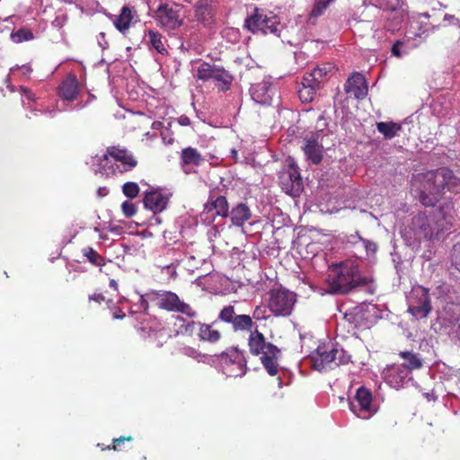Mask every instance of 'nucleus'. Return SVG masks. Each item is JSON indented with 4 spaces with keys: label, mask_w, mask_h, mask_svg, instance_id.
<instances>
[{
    "label": "nucleus",
    "mask_w": 460,
    "mask_h": 460,
    "mask_svg": "<svg viewBox=\"0 0 460 460\" xmlns=\"http://www.w3.org/2000/svg\"><path fill=\"white\" fill-rule=\"evenodd\" d=\"M376 128L379 133H381L385 138L392 139L394 137L398 132L402 129L400 124L389 121V122H378L376 124Z\"/></svg>",
    "instance_id": "nucleus-36"
},
{
    "label": "nucleus",
    "mask_w": 460,
    "mask_h": 460,
    "mask_svg": "<svg viewBox=\"0 0 460 460\" xmlns=\"http://www.w3.org/2000/svg\"><path fill=\"white\" fill-rule=\"evenodd\" d=\"M194 76L201 81H214L224 85L231 84V76L225 69L208 63L203 62L198 66Z\"/></svg>",
    "instance_id": "nucleus-14"
},
{
    "label": "nucleus",
    "mask_w": 460,
    "mask_h": 460,
    "mask_svg": "<svg viewBox=\"0 0 460 460\" xmlns=\"http://www.w3.org/2000/svg\"><path fill=\"white\" fill-rule=\"evenodd\" d=\"M450 206L436 208L431 216L420 213L412 218V228L416 238L431 239L449 230L452 226L453 217L450 213Z\"/></svg>",
    "instance_id": "nucleus-4"
},
{
    "label": "nucleus",
    "mask_w": 460,
    "mask_h": 460,
    "mask_svg": "<svg viewBox=\"0 0 460 460\" xmlns=\"http://www.w3.org/2000/svg\"><path fill=\"white\" fill-rule=\"evenodd\" d=\"M126 440H127V441H130V440H132V438H131V437H120V438H119L114 439V440H113V442H114L113 448H114L115 450H117V449H118L119 445L121 442H124V441H126Z\"/></svg>",
    "instance_id": "nucleus-51"
},
{
    "label": "nucleus",
    "mask_w": 460,
    "mask_h": 460,
    "mask_svg": "<svg viewBox=\"0 0 460 460\" xmlns=\"http://www.w3.org/2000/svg\"><path fill=\"white\" fill-rule=\"evenodd\" d=\"M403 43L400 40H397L392 47V54L397 58H401L403 55V51L402 50Z\"/></svg>",
    "instance_id": "nucleus-47"
},
{
    "label": "nucleus",
    "mask_w": 460,
    "mask_h": 460,
    "mask_svg": "<svg viewBox=\"0 0 460 460\" xmlns=\"http://www.w3.org/2000/svg\"><path fill=\"white\" fill-rule=\"evenodd\" d=\"M452 264L460 271V244H455L451 253Z\"/></svg>",
    "instance_id": "nucleus-44"
},
{
    "label": "nucleus",
    "mask_w": 460,
    "mask_h": 460,
    "mask_svg": "<svg viewBox=\"0 0 460 460\" xmlns=\"http://www.w3.org/2000/svg\"><path fill=\"white\" fill-rule=\"evenodd\" d=\"M245 26L253 33L276 36H279L281 28L279 18L273 13L258 8L245 20Z\"/></svg>",
    "instance_id": "nucleus-6"
},
{
    "label": "nucleus",
    "mask_w": 460,
    "mask_h": 460,
    "mask_svg": "<svg viewBox=\"0 0 460 460\" xmlns=\"http://www.w3.org/2000/svg\"><path fill=\"white\" fill-rule=\"evenodd\" d=\"M319 86L317 85V83L311 82L308 78L304 76L301 85L299 86L297 90V94L302 102H310L314 100V97L316 93V89H318Z\"/></svg>",
    "instance_id": "nucleus-31"
},
{
    "label": "nucleus",
    "mask_w": 460,
    "mask_h": 460,
    "mask_svg": "<svg viewBox=\"0 0 460 460\" xmlns=\"http://www.w3.org/2000/svg\"><path fill=\"white\" fill-rule=\"evenodd\" d=\"M323 146L320 135H313L305 139V146L304 147L306 157L314 164H319L323 158Z\"/></svg>",
    "instance_id": "nucleus-22"
},
{
    "label": "nucleus",
    "mask_w": 460,
    "mask_h": 460,
    "mask_svg": "<svg viewBox=\"0 0 460 460\" xmlns=\"http://www.w3.org/2000/svg\"><path fill=\"white\" fill-rule=\"evenodd\" d=\"M178 122L181 126H189L190 124V119L189 117L181 115L178 118Z\"/></svg>",
    "instance_id": "nucleus-52"
},
{
    "label": "nucleus",
    "mask_w": 460,
    "mask_h": 460,
    "mask_svg": "<svg viewBox=\"0 0 460 460\" xmlns=\"http://www.w3.org/2000/svg\"><path fill=\"white\" fill-rule=\"evenodd\" d=\"M400 356L404 359V365L410 371L419 369L422 367L421 359L413 352L404 351L401 352Z\"/></svg>",
    "instance_id": "nucleus-37"
},
{
    "label": "nucleus",
    "mask_w": 460,
    "mask_h": 460,
    "mask_svg": "<svg viewBox=\"0 0 460 460\" xmlns=\"http://www.w3.org/2000/svg\"><path fill=\"white\" fill-rule=\"evenodd\" d=\"M181 352L189 357L199 362L204 361V358H206L205 355L199 352L196 349L190 347V346H184L181 349Z\"/></svg>",
    "instance_id": "nucleus-42"
},
{
    "label": "nucleus",
    "mask_w": 460,
    "mask_h": 460,
    "mask_svg": "<svg viewBox=\"0 0 460 460\" xmlns=\"http://www.w3.org/2000/svg\"><path fill=\"white\" fill-rule=\"evenodd\" d=\"M430 16L428 13H423L418 15L416 20H413L410 25V31L418 37H423L429 35V32H433L438 26L433 22H427L423 19H429Z\"/></svg>",
    "instance_id": "nucleus-23"
},
{
    "label": "nucleus",
    "mask_w": 460,
    "mask_h": 460,
    "mask_svg": "<svg viewBox=\"0 0 460 460\" xmlns=\"http://www.w3.org/2000/svg\"><path fill=\"white\" fill-rule=\"evenodd\" d=\"M332 66L329 64H323L319 66L312 70L311 73L306 74L305 76L308 78L313 83H317V85L320 86L321 82L324 79L325 76L329 73L332 72Z\"/></svg>",
    "instance_id": "nucleus-35"
},
{
    "label": "nucleus",
    "mask_w": 460,
    "mask_h": 460,
    "mask_svg": "<svg viewBox=\"0 0 460 460\" xmlns=\"http://www.w3.org/2000/svg\"><path fill=\"white\" fill-rule=\"evenodd\" d=\"M125 317V314H123L120 311H114L113 312V318L115 319H123Z\"/></svg>",
    "instance_id": "nucleus-56"
},
{
    "label": "nucleus",
    "mask_w": 460,
    "mask_h": 460,
    "mask_svg": "<svg viewBox=\"0 0 460 460\" xmlns=\"http://www.w3.org/2000/svg\"><path fill=\"white\" fill-rule=\"evenodd\" d=\"M133 20V14L131 9L128 7H123L120 14L115 18L113 23L115 27L122 33L129 28Z\"/></svg>",
    "instance_id": "nucleus-34"
},
{
    "label": "nucleus",
    "mask_w": 460,
    "mask_h": 460,
    "mask_svg": "<svg viewBox=\"0 0 460 460\" xmlns=\"http://www.w3.org/2000/svg\"><path fill=\"white\" fill-rule=\"evenodd\" d=\"M44 113L49 114L50 117H53L54 116V110L46 109L44 111Z\"/></svg>",
    "instance_id": "nucleus-59"
},
{
    "label": "nucleus",
    "mask_w": 460,
    "mask_h": 460,
    "mask_svg": "<svg viewBox=\"0 0 460 460\" xmlns=\"http://www.w3.org/2000/svg\"><path fill=\"white\" fill-rule=\"evenodd\" d=\"M218 321L220 320L217 318L210 324L201 323L199 325V332H198V336L201 341L215 343L220 340L221 333L218 330L215 329V325Z\"/></svg>",
    "instance_id": "nucleus-30"
},
{
    "label": "nucleus",
    "mask_w": 460,
    "mask_h": 460,
    "mask_svg": "<svg viewBox=\"0 0 460 460\" xmlns=\"http://www.w3.org/2000/svg\"><path fill=\"white\" fill-rule=\"evenodd\" d=\"M108 193H109V189L106 187H100L97 190V194L101 198L107 196Z\"/></svg>",
    "instance_id": "nucleus-54"
},
{
    "label": "nucleus",
    "mask_w": 460,
    "mask_h": 460,
    "mask_svg": "<svg viewBox=\"0 0 460 460\" xmlns=\"http://www.w3.org/2000/svg\"><path fill=\"white\" fill-rule=\"evenodd\" d=\"M92 168L95 173L109 174L116 172L112 159L108 155V151L102 155H95L92 158Z\"/></svg>",
    "instance_id": "nucleus-26"
},
{
    "label": "nucleus",
    "mask_w": 460,
    "mask_h": 460,
    "mask_svg": "<svg viewBox=\"0 0 460 460\" xmlns=\"http://www.w3.org/2000/svg\"><path fill=\"white\" fill-rule=\"evenodd\" d=\"M237 150L232 149L230 152V157H232L234 161H237Z\"/></svg>",
    "instance_id": "nucleus-57"
},
{
    "label": "nucleus",
    "mask_w": 460,
    "mask_h": 460,
    "mask_svg": "<svg viewBox=\"0 0 460 460\" xmlns=\"http://www.w3.org/2000/svg\"><path fill=\"white\" fill-rule=\"evenodd\" d=\"M432 310L429 289L416 287L409 297L408 312L416 319L426 318Z\"/></svg>",
    "instance_id": "nucleus-9"
},
{
    "label": "nucleus",
    "mask_w": 460,
    "mask_h": 460,
    "mask_svg": "<svg viewBox=\"0 0 460 460\" xmlns=\"http://www.w3.org/2000/svg\"><path fill=\"white\" fill-rule=\"evenodd\" d=\"M147 37L148 43L151 48L155 49L161 55H166L168 53L165 46L166 40L159 32L149 30L147 32Z\"/></svg>",
    "instance_id": "nucleus-33"
},
{
    "label": "nucleus",
    "mask_w": 460,
    "mask_h": 460,
    "mask_svg": "<svg viewBox=\"0 0 460 460\" xmlns=\"http://www.w3.org/2000/svg\"><path fill=\"white\" fill-rule=\"evenodd\" d=\"M358 261H345L329 268L326 279L327 291L331 294H347L353 288L367 284L360 273Z\"/></svg>",
    "instance_id": "nucleus-3"
},
{
    "label": "nucleus",
    "mask_w": 460,
    "mask_h": 460,
    "mask_svg": "<svg viewBox=\"0 0 460 460\" xmlns=\"http://www.w3.org/2000/svg\"><path fill=\"white\" fill-rule=\"evenodd\" d=\"M252 217L250 208L243 203L238 204L231 211V220L233 225L242 226Z\"/></svg>",
    "instance_id": "nucleus-32"
},
{
    "label": "nucleus",
    "mask_w": 460,
    "mask_h": 460,
    "mask_svg": "<svg viewBox=\"0 0 460 460\" xmlns=\"http://www.w3.org/2000/svg\"><path fill=\"white\" fill-rule=\"evenodd\" d=\"M296 295L288 290H272L270 296L269 308L276 316H287L292 312Z\"/></svg>",
    "instance_id": "nucleus-11"
},
{
    "label": "nucleus",
    "mask_w": 460,
    "mask_h": 460,
    "mask_svg": "<svg viewBox=\"0 0 460 460\" xmlns=\"http://www.w3.org/2000/svg\"><path fill=\"white\" fill-rule=\"evenodd\" d=\"M146 297H148V296H146V294L139 296L138 302L134 305L136 307V309L132 310V313L146 312L147 311L148 302ZM149 298L155 299L152 296H149Z\"/></svg>",
    "instance_id": "nucleus-43"
},
{
    "label": "nucleus",
    "mask_w": 460,
    "mask_h": 460,
    "mask_svg": "<svg viewBox=\"0 0 460 460\" xmlns=\"http://www.w3.org/2000/svg\"><path fill=\"white\" fill-rule=\"evenodd\" d=\"M79 92L78 81L73 75H69L59 87V95L65 101H74Z\"/></svg>",
    "instance_id": "nucleus-24"
},
{
    "label": "nucleus",
    "mask_w": 460,
    "mask_h": 460,
    "mask_svg": "<svg viewBox=\"0 0 460 460\" xmlns=\"http://www.w3.org/2000/svg\"><path fill=\"white\" fill-rule=\"evenodd\" d=\"M220 322L231 325L234 332H249V348L252 354L261 355V361L270 376L279 372L280 350L273 344L266 342L261 332L253 330L254 323L248 314H237L234 305L224 306L219 314Z\"/></svg>",
    "instance_id": "nucleus-1"
},
{
    "label": "nucleus",
    "mask_w": 460,
    "mask_h": 460,
    "mask_svg": "<svg viewBox=\"0 0 460 460\" xmlns=\"http://www.w3.org/2000/svg\"><path fill=\"white\" fill-rule=\"evenodd\" d=\"M110 287L113 288L114 289L118 288V284L114 279H111L110 281Z\"/></svg>",
    "instance_id": "nucleus-58"
},
{
    "label": "nucleus",
    "mask_w": 460,
    "mask_h": 460,
    "mask_svg": "<svg viewBox=\"0 0 460 460\" xmlns=\"http://www.w3.org/2000/svg\"><path fill=\"white\" fill-rule=\"evenodd\" d=\"M345 92L356 99H363L367 94L365 77L360 73H353L344 85Z\"/></svg>",
    "instance_id": "nucleus-20"
},
{
    "label": "nucleus",
    "mask_w": 460,
    "mask_h": 460,
    "mask_svg": "<svg viewBox=\"0 0 460 460\" xmlns=\"http://www.w3.org/2000/svg\"><path fill=\"white\" fill-rule=\"evenodd\" d=\"M267 318H268L267 309L264 306H256L253 311L252 320L255 319V320L260 321V320H265Z\"/></svg>",
    "instance_id": "nucleus-46"
},
{
    "label": "nucleus",
    "mask_w": 460,
    "mask_h": 460,
    "mask_svg": "<svg viewBox=\"0 0 460 460\" xmlns=\"http://www.w3.org/2000/svg\"><path fill=\"white\" fill-rule=\"evenodd\" d=\"M279 184L282 190L288 195L298 196L303 190V181L293 160L288 161L287 168L279 174Z\"/></svg>",
    "instance_id": "nucleus-12"
},
{
    "label": "nucleus",
    "mask_w": 460,
    "mask_h": 460,
    "mask_svg": "<svg viewBox=\"0 0 460 460\" xmlns=\"http://www.w3.org/2000/svg\"><path fill=\"white\" fill-rule=\"evenodd\" d=\"M89 299L96 301L98 303H101V301H102L104 299V297L101 294H93V295L90 296Z\"/></svg>",
    "instance_id": "nucleus-55"
},
{
    "label": "nucleus",
    "mask_w": 460,
    "mask_h": 460,
    "mask_svg": "<svg viewBox=\"0 0 460 460\" xmlns=\"http://www.w3.org/2000/svg\"><path fill=\"white\" fill-rule=\"evenodd\" d=\"M18 69H20L22 71V74L24 76H28L31 74V72L32 71L30 65H22V66H15L11 67L10 72L14 73Z\"/></svg>",
    "instance_id": "nucleus-48"
},
{
    "label": "nucleus",
    "mask_w": 460,
    "mask_h": 460,
    "mask_svg": "<svg viewBox=\"0 0 460 460\" xmlns=\"http://www.w3.org/2000/svg\"><path fill=\"white\" fill-rule=\"evenodd\" d=\"M373 2V4L377 6L380 9H383L384 11H390L392 13H394V19L395 20L394 25H387V29L390 31H395L397 30L398 24L401 22V18L398 15L397 10L402 5L401 0H371Z\"/></svg>",
    "instance_id": "nucleus-27"
},
{
    "label": "nucleus",
    "mask_w": 460,
    "mask_h": 460,
    "mask_svg": "<svg viewBox=\"0 0 460 460\" xmlns=\"http://www.w3.org/2000/svg\"><path fill=\"white\" fill-rule=\"evenodd\" d=\"M66 22V16L65 15H59L55 18V20L52 22L53 26L57 28H61Z\"/></svg>",
    "instance_id": "nucleus-50"
},
{
    "label": "nucleus",
    "mask_w": 460,
    "mask_h": 460,
    "mask_svg": "<svg viewBox=\"0 0 460 460\" xmlns=\"http://www.w3.org/2000/svg\"><path fill=\"white\" fill-rule=\"evenodd\" d=\"M204 162V156L194 147H185L180 153V166L186 174L197 172V168Z\"/></svg>",
    "instance_id": "nucleus-16"
},
{
    "label": "nucleus",
    "mask_w": 460,
    "mask_h": 460,
    "mask_svg": "<svg viewBox=\"0 0 460 460\" xmlns=\"http://www.w3.org/2000/svg\"><path fill=\"white\" fill-rule=\"evenodd\" d=\"M196 7L195 17L202 22L205 26H208L213 22V14L211 6L208 4V0H198L194 3Z\"/></svg>",
    "instance_id": "nucleus-29"
},
{
    "label": "nucleus",
    "mask_w": 460,
    "mask_h": 460,
    "mask_svg": "<svg viewBox=\"0 0 460 460\" xmlns=\"http://www.w3.org/2000/svg\"><path fill=\"white\" fill-rule=\"evenodd\" d=\"M459 339H460V324H459V333H458Z\"/></svg>",
    "instance_id": "nucleus-61"
},
{
    "label": "nucleus",
    "mask_w": 460,
    "mask_h": 460,
    "mask_svg": "<svg viewBox=\"0 0 460 460\" xmlns=\"http://www.w3.org/2000/svg\"><path fill=\"white\" fill-rule=\"evenodd\" d=\"M349 357L342 349L335 348L332 344L319 345L311 356V366L318 371H326L348 362Z\"/></svg>",
    "instance_id": "nucleus-5"
},
{
    "label": "nucleus",
    "mask_w": 460,
    "mask_h": 460,
    "mask_svg": "<svg viewBox=\"0 0 460 460\" xmlns=\"http://www.w3.org/2000/svg\"><path fill=\"white\" fill-rule=\"evenodd\" d=\"M200 324L201 323L194 321H190L186 323H183L182 324L180 325L178 332L186 335H192L196 329H198V332H199Z\"/></svg>",
    "instance_id": "nucleus-40"
},
{
    "label": "nucleus",
    "mask_w": 460,
    "mask_h": 460,
    "mask_svg": "<svg viewBox=\"0 0 460 460\" xmlns=\"http://www.w3.org/2000/svg\"><path fill=\"white\" fill-rule=\"evenodd\" d=\"M171 193L164 190H155L146 193L144 205L154 213H159L165 209Z\"/></svg>",
    "instance_id": "nucleus-18"
},
{
    "label": "nucleus",
    "mask_w": 460,
    "mask_h": 460,
    "mask_svg": "<svg viewBox=\"0 0 460 460\" xmlns=\"http://www.w3.org/2000/svg\"><path fill=\"white\" fill-rule=\"evenodd\" d=\"M385 382L399 389L411 379L409 369L404 365H393L384 371Z\"/></svg>",
    "instance_id": "nucleus-17"
},
{
    "label": "nucleus",
    "mask_w": 460,
    "mask_h": 460,
    "mask_svg": "<svg viewBox=\"0 0 460 460\" xmlns=\"http://www.w3.org/2000/svg\"><path fill=\"white\" fill-rule=\"evenodd\" d=\"M83 254L87 258L89 262L94 266L104 265V259L92 247H86L83 250Z\"/></svg>",
    "instance_id": "nucleus-39"
},
{
    "label": "nucleus",
    "mask_w": 460,
    "mask_h": 460,
    "mask_svg": "<svg viewBox=\"0 0 460 460\" xmlns=\"http://www.w3.org/2000/svg\"><path fill=\"white\" fill-rule=\"evenodd\" d=\"M349 409L363 420H368L377 411V408L373 403L371 392L364 386L357 390L353 400L349 402Z\"/></svg>",
    "instance_id": "nucleus-10"
},
{
    "label": "nucleus",
    "mask_w": 460,
    "mask_h": 460,
    "mask_svg": "<svg viewBox=\"0 0 460 460\" xmlns=\"http://www.w3.org/2000/svg\"><path fill=\"white\" fill-rule=\"evenodd\" d=\"M37 112H41V111H40V110L35 111V114H37Z\"/></svg>",
    "instance_id": "nucleus-60"
},
{
    "label": "nucleus",
    "mask_w": 460,
    "mask_h": 460,
    "mask_svg": "<svg viewBox=\"0 0 460 460\" xmlns=\"http://www.w3.org/2000/svg\"><path fill=\"white\" fill-rule=\"evenodd\" d=\"M443 21H444L445 22H447V23L452 24V23H455L456 22H457V19H456L454 15H451V14H446V15L444 16Z\"/></svg>",
    "instance_id": "nucleus-53"
},
{
    "label": "nucleus",
    "mask_w": 460,
    "mask_h": 460,
    "mask_svg": "<svg viewBox=\"0 0 460 460\" xmlns=\"http://www.w3.org/2000/svg\"><path fill=\"white\" fill-rule=\"evenodd\" d=\"M460 317V305L455 303L447 304L442 311L438 312V319L443 321L444 325L453 324Z\"/></svg>",
    "instance_id": "nucleus-28"
},
{
    "label": "nucleus",
    "mask_w": 460,
    "mask_h": 460,
    "mask_svg": "<svg viewBox=\"0 0 460 460\" xmlns=\"http://www.w3.org/2000/svg\"><path fill=\"white\" fill-rule=\"evenodd\" d=\"M108 155L112 159L116 172H124L134 168L137 161L132 153L125 148L112 146L108 148Z\"/></svg>",
    "instance_id": "nucleus-15"
},
{
    "label": "nucleus",
    "mask_w": 460,
    "mask_h": 460,
    "mask_svg": "<svg viewBox=\"0 0 460 460\" xmlns=\"http://www.w3.org/2000/svg\"><path fill=\"white\" fill-rule=\"evenodd\" d=\"M344 242L349 243L354 248L355 255L358 258H363L376 250V244L369 240L362 238L358 233L352 234L345 237Z\"/></svg>",
    "instance_id": "nucleus-19"
},
{
    "label": "nucleus",
    "mask_w": 460,
    "mask_h": 460,
    "mask_svg": "<svg viewBox=\"0 0 460 460\" xmlns=\"http://www.w3.org/2000/svg\"><path fill=\"white\" fill-rule=\"evenodd\" d=\"M182 8L177 4H160L154 14L156 23L164 30H175L182 24Z\"/></svg>",
    "instance_id": "nucleus-8"
},
{
    "label": "nucleus",
    "mask_w": 460,
    "mask_h": 460,
    "mask_svg": "<svg viewBox=\"0 0 460 460\" xmlns=\"http://www.w3.org/2000/svg\"><path fill=\"white\" fill-rule=\"evenodd\" d=\"M215 211L216 215L226 217L229 215V207L226 199L224 196H218L213 202L207 204L205 211L201 214L204 221L208 220V213Z\"/></svg>",
    "instance_id": "nucleus-25"
},
{
    "label": "nucleus",
    "mask_w": 460,
    "mask_h": 460,
    "mask_svg": "<svg viewBox=\"0 0 460 460\" xmlns=\"http://www.w3.org/2000/svg\"><path fill=\"white\" fill-rule=\"evenodd\" d=\"M146 296L157 299L159 307L163 309L181 313L190 318L197 316V312L189 304L181 301L173 292L153 290L146 293Z\"/></svg>",
    "instance_id": "nucleus-7"
},
{
    "label": "nucleus",
    "mask_w": 460,
    "mask_h": 460,
    "mask_svg": "<svg viewBox=\"0 0 460 460\" xmlns=\"http://www.w3.org/2000/svg\"><path fill=\"white\" fill-rule=\"evenodd\" d=\"M20 92L27 100L31 102L36 101V95L29 88L21 86Z\"/></svg>",
    "instance_id": "nucleus-49"
},
{
    "label": "nucleus",
    "mask_w": 460,
    "mask_h": 460,
    "mask_svg": "<svg viewBox=\"0 0 460 460\" xmlns=\"http://www.w3.org/2000/svg\"><path fill=\"white\" fill-rule=\"evenodd\" d=\"M417 182L420 184V200L427 207L435 206L445 189L451 192L460 190V179L454 176L452 171L447 168H440L418 175L413 184Z\"/></svg>",
    "instance_id": "nucleus-2"
},
{
    "label": "nucleus",
    "mask_w": 460,
    "mask_h": 460,
    "mask_svg": "<svg viewBox=\"0 0 460 460\" xmlns=\"http://www.w3.org/2000/svg\"><path fill=\"white\" fill-rule=\"evenodd\" d=\"M10 39L13 43L20 44L24 41L32 40L34 39V34L30 29L22 27L17 31H13L10 35Z\"/></svg>",
    "instance_id": "nucleus-38"
},
{
    "label": "nucleus",
    "mask_w": 460,
    "mask_h": 460,
    "mask_svg": "<svg viewBox=\"0 0 460 460\" xmlns=\"http://www.w3.org/2000/svg\"><path fill=\"white\" fill-rule=\"evenodd\" d=\"M221 367L228 377L243 376L246 372L244 357L236 349L225 352L221 355Z\"/></svg>",
    "instance_id": "nucleus-13"
},
{
    "label": "nucleus",
    "mask_w": 460,
    "mask_h": 460,
    "mask_svg": "<svg viewBox=\"0 0 460 460\" xmlns=\"http://www.w3.org/2000/svg\"><path fill=\"white\" fill-rule=\"evenodd\" d=\"M122 191L125 196L134 199L138 195L139 187L136 182H126L122 187Z\"/></svg>",
    "instance_id": "nucleus-41"
},
{
    "label": "nucleus",
    "mask_w": 460,
    "mask_h": 460,
    "mask_svg": "<svg viewBox=\"0 0 460 460\" xmlns=\"http://www.w3.org/2000/svg\"><path fill=\"white\" fill-rule=\"evenodd\" d=\"M121 209L127 217H133L137 212V208H136V206L134 205V203H132L131 201H128V200H126L122 203Z\"/></svg>",
    "instance_id": "nucleus-45"
},
{
    "label": "nucleus",
    "mask_w": 460,
    "mask_h": 460,
    "mask_svg": "<svg viewBox=\"0 0 460 460\" xmlns=\"http://www.w3.org/2000/svg\"><path fill=\"white\" fill-rule=\"evenodd\" d=\"M250 94L254 102L261 105H270L272 100L270 83L263 80L252 84Z\"/></svg>",
    "instance_id": "nucleus-21"
}]
</instances>
